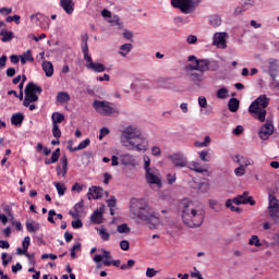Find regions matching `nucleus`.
Listing matches in <instances>:
<instances>
[{
  "mask_svg": "<svg viewBox=\"0 0 279 279\" xmlns=\"http://www.w3.org/2000/svg\"><path fill=\"white\" fill-rule=\"evenodd\" d=\"M24 119H25V117L23 116V113H14L11 117V123H12V125H23Z\"/></svg>",
  "mask_w": 279,
  "mask_h": 279,
  "instance_id": "nucleus-35",
  "label": "nucleus"
},
{
  "mask_svg": "<svg viewBox=\"0 0 279 279\" xmlns=\"http://www.w3.org/2000/svg\"><path fill=\"white\" fill-rule=\"evenodd\" d=\"M93 108L96 110V112H99L100 114L106 113V100L99 101L95 100L93 104Z\"/></svg>",
  "mask_w": 279,
  "mask_h": 279,
  "instance_id": "nucleus-30",
  "label": "nucleus"
},
{
  "mask_svg": "<svg viewBox=\"0 0 279 279\" xmlns=\"http://www.w3.org/2000/svg\"><path fill=\"white\" fill-rule=\"evenodd\" d=\"M132 90H138V88H143V82L141 80L135 78V81L131 84Z\"/></svg>",
  "mask_w": 279,
  "mask_h": 279,
  "instance_id": "nucleus-57",
  "label": "nucleus"
},
{
  "mask_svg": "<svg viewBox=\"0 0 279 279\" xmlns=\"http://www.w3.org/2000/svg\"><path fill=\"white\" fill-rule=\"evenodd\" d=\"M40 93H43V87L38 86L34 82H28L24 89L25 98L23 106H25V108H29L31 111L36 110L38 107L31 104H36V101H38V95H40Z\"/></svg>",
  "mask_w": 279,
  "mask_h": 279,
  "instance_id": "nucleus-6",
  "label": "nucleus"
},
{
  "mask_svg": "<svg viewBox=\"0 0 279 279\" xmlns=\"http://www.w3.org/2000/svg\"><path fill=\"white\" fill-rule=\"evenodd\" d=\"M7 23H15V25H21V16L20 15H13L8 16L5 19Z\"/></svg>",
  "mask_w": 279,
  "mask_h": 279,
  "instance_id": "nucleus-54",
  "label": "nucleus"
},
{
  "mask_svg": "<svg viewBox=\"0 0 279 279\" xmlns=\"http://www.w3.org/2000/svg\"><path fill=\"white\" fill-rule=\"evenodd\" d=\"M216 97L218 99H228V97H230V90L226 87H221L217 90Z\"/></svg>",
  "mask_w": 279,
  "mask_h": 279,
  "instance_id": "nucleus-36",
  "label": "nucleus"
},
{
  "mask_svg": "<svg viewBox=\"0 0 279 279\" xmlns=\"http://www.w3.org/2000/svg\"><path fill=\"white\" fill-rule=\"evenodd\" d=\"M232 204H234V199H228V201L226 202V207H227V208H230V210H232V213H241V208L235 207V206L232 205Z\"/></svg>",
  "mask_w": 279,
  "mask_h": 279,
  "instance_id": "nucleus-49",
  "label": "nucleus"
},
{
  "mask_svg": "<svg viewBox=\"0 0 279 279\" xmlns=\"http://www.w3.org/2000/svg\"><path fill=\"white\" fill-rule=\"evenodd\" d=\"M106 22L109 23L112 27L121 29L123 27V22L117 15H112V12L106 11Z\"/></svg>",
  "mask_w": 279,
  "mask_h": 279,
  "instance_id": "nucleus-19",
  "label": "nucleus"
},
{
  "mask_svg": "<svg viewBox=\"0 0 279 279\" xmlns=\"http://www.w3.org/2000/svg\"><path fill=\"white\" fill-rule=\"evenodd\" d=\"M134 49V46L132 44H123L119 47V56L122 58H128L130 52Z\"/></svg>",
  "mask_w": 279,
  "mask_h": 279,
  "instance_id": "nucleus-25",
  "label": "nucleus"
},
{
  "mask_svg": "<svg viewBox=\"0 0 279 279\" xmlns=\"http://www.w3.org/2000/svg\"><path fill=\"white\" fill-rule=\"evenodd\" d=\"M82 53L85 56V49L86 53L88 54V35H83L82 36V45H81Z\"/></svg>",
  "mask_w": 279,
  "mask_h": 279,
  "instance_id": "nucleus-42",
  "label": "nucleus"
},
{
  "mask_svg": "<svg viewBox=\"0 0 279 279\" xmlns=\"http://www.w3.org/2000/svg\"><path fill=\"white\" fill-rule=\"evenodd\" d=\"M232 161L235 165H239V167H236L233 170L235 178H243V175H245V173H247V167H252V165H254L252 159H250L245 156H241V155H234L232 157Z\"/></svg>",
  "mask_w": 279,
  "mask_h": 279,
  "instance_id": "nucleus-8",
  "label": "nucleus"
},
{
  "mask_svg": "<svg viewBox=\"0 0 279 279\" xmlns=\"http://www.w3.org/2000/svg\"><path fill=\"white\" fill-rule=\"evenodd\" d=\"M230 112H236L239 110V99L231 98L228 104Z\"/></svg>",
  "mask_w": 279,
  "mask_h": 279,
  "instance_id": "nucleus-40",
  "label": "nucleus"
},
{
  "mask_svg": "<svg viewBox=\"0 0 279 279\" xmlns=\"http://www.w3.org/2000/svg\"><path fill=\"white\" fill-rule=\"evenodd\" d=\"M52 136H54L57 141H60V137L62 136V131L58 124H52Z\"/></svg>",
  "mask_w": 279,
  "mask_h": 279,
  "instance_id": "nucleus-47",
  "label": "nucleus"
},
{
  "mask_svg": "<svg viewBox=\"0 0 279 279\" xmlns=\"http://www.w3.org/2000/svg\"><path fill=\"white\" fill-rule=\"evenodd\" d=\"M82 247L81 243H76L72 246L71 251H70V256L71 258H75V251L80 250Z\"/></svg>",
  "mask_w": 279,
  "mask_h": 279,
  "instance_id": "nucleus-61",
  "label": "nucleus"
},
{
  "mask_svg": "<svg viewBox=\"0 0 279 279\" xmlns=\"http://www.w3.org/2000/svg\"><path fill=\"white\" fill-rule=\"evenodd\" d=\"M211 143L210 136L206 135L203 142H195V147H208Z\"/></svg>",
  "mask_w": 279,
  "mask_h": 279,
  "instance_id": "nucleus-43",
  "label": "nucleus"
},
{
  "mask_svg": "<svg viewBox=\"0 0 279 279\" xmlns=\"http://www.w3.org/2000/svg\"><path fill=\"white\" fill-rule=\"evenodd\" d=\"M198 106L201 108V112H204V108H208V100H206V97H198Z\"/></svg>",
  "mask_w": 279,
  "mask_h": 279,
  "instance_id": "nucleus-51",
  "label": "nucleus"
},
{
  "mask_svg": "<svg viewBox=\"0 0 279 279\" xmlns=\"http://www.w3.org/2000/svg\"><path fill=\"white\" fill-rule=\"evenodd\" d=\"M54 186H56L58 195L60 197H62V195H64V193H66V185H64V183L56 182Z\"/></svg>",
  "mask_w": 279,
  "mask_h": 279,
  "instance_id": "nucleus-44",
  "label": "nucleus"
},
{
  "mask_svg": "<svg viewBox=\"0 0 279 279\" xmlns=\"http://www.w3.org/2000/svg\"><path fill=\"white\" fill-rule=\"evenodd\" d=\"M134 265H136V262L134 259H129L126 264H123L120 266V269L125 271L126 269H132V267H134Z\"/></svg>",
  "mask_w": 279,
  "mask_h": 279,
  "instance_id": "nucleus-55",
  "label": "nucleus"
},
{
  "mask_svg": "<svg viewBox=\"0 0 279 279\" xmlns=\"http://www.w3.org/2000/svg\"><path fill=\"white\" fill-rule=\"evenodd\" d=\"M0 36H2L1 37L2 43H8V41L12 40V38H14V33L12 31L2 28L0 31Z\"/></svg>",
  "mask_w": 279,
  "mask_h": 279,
  "instance_id": "nucleus-32",
  "label": "nucleus"
},
{
  "mask_svg": "<svg viewBox=\"0 0 279 279\" xmlns=\"http://www.w3.org/2000/svg\"><path fill=\"white\" fill-rule=\"evenodd\" d=\"M122 36H123V38H125V40H130V43H132L133 38H134V32H132L128 28H124Z\"/></svg>",
  "mask_w": 279,
  "mask_h": 279,
  "instance_id": "nucleus-48",
  "label": "nucleus"
},
{
  "mask_svg": "<svg viewBox=\"0 0 279 279\" xmlns=\"http://www.w3.org/2000/svg\"><path fill=\"white\" fill-rule=\"evenodd\" d=\"M233 204L236 206H241V204H250L251 206H256V201L250 196V192H244L243 194L233 198Z\"/></svg>",
  "mask_w": 279,
  "mask_h": 279,
  "instance_id": "nucleus-17",
  "label": "nucleus"
},
{
  "mask_svg": "<svg viewBox=\"0 0 279 279\" xmlns=\"http://www.w3.org/2000/svg\"><path fill=\"white\" fill-rule=\"evenodd\" d=\"M262 71L269 77H278L279 75V59L269 58L262 64Z\"/></svg>",
  "mask_w": 279,
  "mask_h": 279,
  "instance_id": "nucleus-9",
  "label": "nucleus"
},
{
  "mask_svg": "<svg viewBox=\"0 0 279 279\" xmlns=\"http://www.w3.org/2000/svg\"><path fill=\"white\" fill-rule=\"evenodd\" d=\"M168 160L171 161L177 169H186L189 167V158L182 153H174L168 156Z\"/></svg>",
  "mask_w": 279,
  "mask_h": 279,
  "instance_id": "nucleus-11",
  "label": "nucleus"
},
{
  "mask_svg": "<svg viewBox=\"0 0 279 279\" xmlns=\"http://www.w3.org/2000/svg\"><path fill=\"white\" fill-rule=\"evenodd\" d=\"M243 125H238L233 129L232 134H234V136H241V134H243Z\"/></svg>",
  "mask_w": 279,
  "mask_h": 279,
  "instance_id": "nucleus-63",
  "label": "nucleus"
},
{
  "mask_svg": "<svg viewBox=\"0 0 279 279\" xmlns=\"http://www.w3.org/2000/svg\"><path fill=\"white\" fill-rule=\"evenodd\" d=\"M182 206V221L187 228H199L204 223L206 213L204 208L195 205V203L189 198H184L181 202Z\"/></svg>",
  "mask_w": 279,
  "mask_h": 279,
  "instance_id": "nucleus-3",
  "label": "nucleus"
},
{
  "mask_svg": "<svg viewBox=\"0 0 279 279\" xmlns=\"http://www.w3.org/2000/svg\"><path fill=\"white\" fill-rule=\"evenodd\" d=\"M58 104H69L71 101V96L66 92H59L57 94Z\"/></svg>",
  "mask_w": 279,
  "mask_h": 279,
  "instance_id": "nucleus-33",
  "label": "nucleus"
},
{
  "mask_svg": "<svg viewBox=\"0 0 279 279\" xmlns=\"http://www.w3.org/2000/svg\"><path fill=\"white\" fill-rule=\"evenodd\" d=\"M143 169L145 171V180L147 184L156 185L159 189L162 186V180L160 179V170L156 167H151V157L149 155H143Z\"/></svg>",
  "mask_w": 279,
  "mask_h": 279,
  "instance_id": "nucleus-5",
  "label": "nucleus"
},
{
  "mask_svg": "<svg viewBox=\"0 0 279 279\" xmlns=\"http://www.w3.org/2000/svg\"><path fill=\"white\" fill-rule=\"evenodd\" d=\"M31 243H32V238H29V235H26L22 242L23 250L27 252V250H29Z\"/></svg>",
  "mask_w": 279,
  "mask_h": 279,
  "instance_id": "nucleus-56",
  "label": "nucleus"
},
{
  "mask_svg": "<svg viewBox=\"0 0 279 279\" xmlns=\"http://www.w3.org/2000/svg\"><path fill=\"white\" fill-rule=\"evenodd\" d=\"M262 0H246L244 5L251 8H260Z\"/></svg>",
  "mask_w": 279,
  "mask_h": 279,
  "instance_id": "nucleus-50",
  "label": "nucleus"
},
{
  "mask_svg": "<svg viewBox=\"0 0 279 279\" xmlns=\"http://www.w3.org/2000/svg\"><path fill=\"white\" fill-rule=\"evenodd\" d=\"M175 180H177V178H175V173H168L167 174V182H168V184H175Z\"/></svg>",
  "mask_w": 279,
  "mask_h": 279,
  "instance_id": "nucleus-64",
  "label": "nucleus"
},
{
  "mask_svg": "<svg viewBox=\"0 0 279 279\" xmlns=\"http://www.w3.org/2000/svg\"><path fill=\"white\" fill-rule=\"evenodd\" d=\"M101 254H96L93 257L94 263H96V269H101L106 265V248L100 250Z\"/></svg>",
  "mask_w": 279,
  "mask_h": 279,
  "instance_id": "nucleus-23",
  "label": "nucleus"
},
{
  "mask_svg": "<svg viewBox=\"0 0 279 279\" xmlns=\"http://www.w3.org/2000/svg\"><path fill=\"white\" fill-rule=\"evenodd\" d=\"M51 119H52V125H58V123H62V121H64V114L60 112H53L51 114Z\"/></svg>",
  "mask_w": 279,
  "mask_h": 279,
  "instance_id": "nucleus-37",
  "label": "nucleus"
},
{
  "mask_svg": "<svg viewBox=\"0 0 279 279\" xmlns=\"http://www.w3.org/2000/svg\"><path fill=\"white\" fill-rule=\"evenodd\" d=\"M107 208H109V213L111 217L119 215V207L117 206V197L110 196L107 201Z\"/></svg>",
  "mask_w": 279,
  "mask_h": 279,
  "instance_id": "nucleus-22",
  "label": "nucleus"
},
{
  "mask_svg": "<svg viewBox=\"0 0 279 279\" xmlns=\"http://www.w3.org/2000/svg\"><path fill=\"white\" fill-rule=\"evenodd\" d=\"M268 215L274 221L279 220V201L271 194L268 196Z\"/></svg>",
  "mask_w": 279,
  "mask_h": 279,
  "instance_id": "nucleus-14",
  "label": "nucleus"
},
{
  "mask_svg": "<svg viewBox=\"0 0 279 279\" xmlns=\"http://www.w3.org/2000/svg\"><path fill=\"white\" fill-rule=\"evenodd\" d=\"M189 62H194L189 65L191 71H199V73H206L208 71V59H197L195 56L187 58Z\"/></svg>",
  "mask_w": 279,
  "mask_h": 279,
  "instance_id": "nucleus-10",
  "label": "nucleus"
},
{
  "mask_svg": "<svg viewBox=\"0 0 279 279\" xmlns=\"http://www.w3.org/2000/svg\"><path fill=\"white\" fill-rule=\"evenodd\" d=\"M248 245H254L255 247H263V243H260V239H258V235H252L248 240Z\"/></svg>",
  "mask_w": 279,
  "mask_h": 279,
  "instance_id": "nucleus-45",
  "label": "nucleus"
},
{
  "mask_svg": "<svg viewBox=\"0 0 279 279\" xmlns=\"http://www.w3.org/2000/svg\"><path fill=\"white\" fill-rule=\"evenodd\" d=\"M150 154L154 156V158H160V156H162V148H160L158 145H153L150 147Z\"/></svg>",
  "mask_w": 279,
  "mask_h": 279,
  "instance_id": "nucleus-41",
  "label": "nucleus"
},
{
  "mask_svg": "<svg viewBox=\"0 0 279 279\" xmlns=\"http://www.w3.org/2000/svg\"><path fill=\"white\" fill-rule=\"evenodd\" d=\"M230 35L226 32H217L213 36V46L217 49H228Z\"/></svg>",
  "mask_w": 279,
  "mask_h": 279,
  "instance_id": "nucleus-12",
  "label": "nucleus"
},
{
  "mask_svg": "<svg viewBox=\"0 0 279 279\" xmlns=\"http://www.w3.org/2000/svg\"><path fill=\"white\" fill-rule=\"evenodd\" d=\"M27 62H34V57L32 56V50H27L22 54Z\"/></svg>",
  "mask_w": 279,
  "mask_h": 279,
  "instance_id": "nucleus-62",
  "label": "nucleus"
},
{
  "mask_svg": "<svg viewBox=\"0 0 279 279\" xmlns=\"http://www.w3.org/2000/svg\"><path fill=\"white\" fill-rule=\"evenodd\" d=\"M61 165H62V177L66 175L69 171V158H66V155H63L61 157Z\"/></svg>",
  "mask_w": 279,
  "mask_h": 279,
  "instance_id": "nucleus-39",
  "label": "nucleus"
},
{
  "mask_svg": "<svg viewBox=\"0 0 279 279\" xmlns=\"http://www.w3.org/2000/svg\"><path fill=\"white\" fill-rule=\"evenodd\" d=\"M58 160H60V148H57L52 155L51 158H46L45 159V165H56V162H58Z\"/></svg>",
  "mask_w": 279,
  "mask_h": 279,
  "instance_id": "nucleus-29",
  "label": "nucleus"
},
{
  "mask_svg": "<svg viewBox=\"0 0 279 279\" xmlns=\"http://www.w3.org/2000/svg\"><path fill=\"white\" fill-rule=\"evenodd\" d=\"M267 106H269V98L267 95H260L251 104L248 112L252 114L253 119H256L259 123H265L267 119Z\"/></svg>",
  "mask_w": 279,
  "mask_h": 279,
  "instance_id": "nucleus-4",
  "label": "nucleus"
},
{
  "mask_svg": "<svg viewBox=\"0 0 279 279\" xmlns=\"http://www.w3.org/2000/svg\"><path fill=\"white\" fill-rule=\"evenodd\" d=\"M90 221L95 225L104 223V205L92 214Z\"/></svg>",
  "mask_w": 279,
  "mask_h": 279,
  "instance_id": "nucleus-24",
  "label": "nucleus"
},
{
  "mask_svg": "<svg viewBox=\"0 0 279 279\" xmlns=\"http://www.w3.org/2000/svg\"><path fill=\"white\" fill-rule=\"evenodd\" d=\"M87 197L88 199H101L104 197V189L97 186L89 187Z\"/></svg>",
  "mask_w": 279,
  "mask_h": 279,
  "instance_id": "nucleus-21",
  "label": "nucleus"
},
{
  "mask_svg": "<svg viewBox=\"0 0 279 279\" xmlns=\"http://www.w3.org/2000/svg\"><path fill=\"white\" fill-rule=\"evenodd\" d=\"M129 217L140 226L147 223L150 230H157L161 226L158 214L149 207V202L145 198H132L130 201Z\"/></svg>",
  "mask_w": 279,
  "mask_h": 279,
  "instance_id": "nucleus-2",
  "label": "nucleus"
},
{
  "mask_svg": "<svg viewBox=\"0 0 279 279\" xmlns=\"http://www.w3.org/2000/svg\"><path fill=\"white\" fill-rule=\"evenodd\" d=\"M187 169L194 171V173H201V175H208V173H210L208 165H204L199 160L187 161Z\"/></svg>",
  "mask_w": 279,
  "mask_h": 279,
  "instance_id": "nucleus-16",
  "label": "nucleus"
},
{
  "mask_svg": "<svg viewBox=\"0 0 279 279\" xmlns=\"http://www.w3.org/2000/svg\"><path fill=\"white\" fill-rule=\"evenodd\" d=\"M208 23L209 25H211V27H221V15H218V14H213L208 17Z\"/></svg>",
  "mask_w": 279,
  "mask_h": 279,
  "instance_id": "nucleus-28",
  "label": "nucleus"
},
{
  "mask_svg": "<svg viewBox=\"0 0 279 279\" xmlns=\"http://www.w3.org/2000/svg\"><path fill=\"white\" fill-rule=\"evenodd\" d=\"M274 134V120H266L260 126L258 136L262 141H269V136Z\"/></svg>",
  "mask_w": 279,
  "mask_h": 279,
  "instance_id": "nucleus-15",
  "label": "nucleus"
},
{
  "mask_svg": "<svg viewBox=\"0 0 279 279\" xmlns=\"http://www.w3.org/2000/svg\"><path fill=\"white\" fill-rule=\"evenodd\" d=\"M119 141L126 151L145 154L149 149V140L141 128L134 124H123L119 128Z\"/></svg>",
  "mask_w": 279,
  "mask_h": 279,
  "instance_id": "nucleus-1",
  "label": "nucleus"
},
{
  "mask_svg": "<svg viewBox=\"0 0 279 279\" xmlns=\"http://www.w3.org/2000/svg\"><path fill=\"white\" fill-rule=\"evenodd\" d=\"M197 191H199V193L206 194L210 192V182L208 180L199 182L197 184Z\"/></svg>",
  "mask_w": 279,
  "mask_h": 279,
  "instance_id": "nucleus-34",
  "label": "nucleus"
},
{
  "mask_svg": "<svg viewBox=\"0 0 279 279\" xmlns=\"http://www.w3.org/2000/svg\"><path fill=\"white\" fill-rule=\"evenodd\" d=\"M192 82H204V76L197 72H192L190 74Z\"/></svg>",
  "mask_w": 279,
  "mask_h": 279,
  "instance_id": "nucleus-53",
  "label": "nucleus"
},
{
  "mask_svg": "<svg viewBox=\"0 0 279 279\" xmlns=\"http://www.w3.org/2000/svg\"><path fill=\"white\" fill-rule=\"evenodd\" d=\"M130 230L131 229L128 223H122L117 227V231L119 232V234H130Z\"/></svg>",
  "mask_w": 279,
  "mask_h": 279,
  "instance_id": "nucleus-46",
  "label": "nucleus"
},
{
  "mask_svg": "<svg viewBox=\"0 0 279 279\" xmlns=\"http://www.w3.org/2000/svg\"><path fill=\"white\" fill-rule=\"evenodd\" d=\"M198 157L203 162H208V150H202L198 153Z\"/></svg>",
  "mask_w": 279,
  "mask_h": 279,
  "instance_id": "nucleus-59",
  "label": "nucleus"
},
{
  "mask_svg": "<svg viewBox=\"0 0 279 279\" xmlns=\"http://www.w3.org/2000/svg\"><path fill=\"white\" fill-rule=\"evenodd\" d=\"M217 70H219V61L208 60V71H217Z\"/></svg>",
  "mask_w": 279,
  "mask_h": 279,
  "instance_id": "nucleus-52",
  "label": "nucleus"
},
{
  "mask_svg": "<svg viewBox=\"0 0 279 279\" xmlns=\"http://www.w3.org/2000/svg\"><path fill=\"white\" fill-rule=\"evenodd\" d=\"M27 232H38L40 230V225L36 221L26 222Z\"/></svg>",
  "mask_w": 279,
  "mask_h": 279,
  "instance_id": "nucleus-38",
  "label": "nucleus"
},
{
  "mask_svg": "<svg viewBox=\"0 0 279 279\" xmlns=\"http://www.w3.org/2000/svg\"><path fill=\"white\" fill-rule=\"evenodd\" d=\"M158 275V270L154 268H147L146 269V278H154Z\"/></svg>",
  "mask_w": 279,
  "mask_h": 279,
  "instance_id": "nucleus-60",
  "label": "nucleus"
},
{
  "mask_svg": "<svg viewBox=\"0 0 279 279\" xmlns=\"http://www.w3.org/2000/svg\"><path fill=\"white\" fill-rule=\"evenodd\" d=\"M86 51L87 50L85 48V54H83V58L86 62V69H88V71H93L94 73H104V71H106V65L93 62V57L90 56V53L87 54Z\"/></svg>",
  "mask_w": 279,
  "mask_h": 279,
  "instance_id": "nucleus-13",
  "label": "nucleus"
},
{
  "mask_svg": "<svg viewBox=\"0 0 279 279\" xmlns=\"http://www.w3.org/2000/svg\"><path fill=\"white\" fill-rule=\"evenodd\" d=\"M59 5L63 9L68 16H71V14L75 12V2L73 0H60Z\"/></svg>",
  "mask_w": 279,
  "mask_h": 279,
  "instance_id": "nucleus-20",
  "label": "nucleus"
},
{
  "mask_svg": "<svg viewBox=\"0 0 279 279\" xmlns=\"http://www.w3.org/2000/svg\"><path fill=\"white\" fill-rule=\"evenodd\" d=\"M41 69L46 74V77H51L53 75V63L51 61H44Z\"/></svg>",
  "mask_w": 279,
  "mask_h": 279,
  "instance_id": "nucleus-27",
  "label": "nucleus"
},
{
  "mask_svg": "<svg viewBox=\"0 0 279 279\" xmlns=\"http://www.w3.org/2000/svg\"><path fill=\"white\" fill-rule=\"evenodd\" d=\"M106 116L107 117H118L119 116V108L117 105L112 102H107L106 105Z\"/></svg>",
  "mask_w": 279,
  "mask_h": 279,
  "instance_id": "nucleus-26",
  "label": "nucleus"
},
{
  "mask_svg": "<svg viewBox=\"0 0 279 279\" xmlns=\"http://www.w3.org/2000/svg\"><path fill=\"white\" fill-rule=\"evenodd\" d=\"M88 145H90V138H86L84 141H82L77 147H71L68 146L69 151H80L81 149H86V147H88Z\"/></svg>",
  "mask_w": 279,
  "mask_h": 279,
  "instance_id": "nucleus-31",
  "label": "nucleus"
},
{
  "mask_svg": "<svg viewBox=\"0 0 279 279\" xmlns=\"http://www.w3.org/2000/svg\"><path fill=\"white\" fill-rule=\"evenodd\" d=\"M270 88H272V90H279V80H277V77H270Z\"/></svg>",
  "mask_w": 279,
  "mask_h": 279,
  "instance_id": "nucleus-58",
  "label": "nucleus"
},
{
  "mask_svg": "<svg viewBox=\"0 0 279 279\" xmlns=\"http://www.w3.org/2000/svg\"><path fill=\"white\" fill-rule=\"evenodd\" d=\"M120 162L124 167H136L138 165V160L136 159V156L130 153L122 154L120 156Z\"/></svg>",
  "mask_w": 279,
  "mask_h": 279,
  "instance_id": "nucleus-18",
  "label": "nucleus"
},
{
  "mask_svg": "<svg viewBox=\"0 0 279 279\" xmlns=\"http://www.w3.org/2000/svg\"><path fill=\"white\" fill-rule=\"evenodd\" d=\"M202 0H171L172 8L180 10L182 14H195Z\"/></svg>",
  "mask_w": 279,
  "mask_h": 279,
  "instance_id": "nucleus-7",
  "label": "nucleus"
}]
</instances>
